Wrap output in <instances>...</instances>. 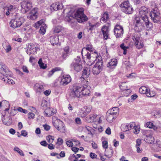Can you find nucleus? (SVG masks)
<instances>
[{"label":"nucleus","instance_id":"obj_1","mask_svg":"<svg viewBox=\"0 0 161 161\" xmlns=\"http://www.w3.org/2000/svg\"><path fill=\"white\" fill-rule=\"evenodd\" d=\"M74 18L76 19L77 21L80 23L85 22L88 20V18L84 13L83 8H79L73 13L69 12L66 17L68 21H70Z\"/></svg>","mask_w":161,"mask_h":161},{"label":"nucleus","instance_id":"obj_2","mask_svg":"<svg viewBox=\"0 0 161 161\" xmlns=\"http://www.w3.org/2000/svg\"><path fill=\"white\" fill-rule=\"evenodd\" d=\"M147 8L145 6H142L139 9V13L141 18L145 22L147 30H149L153 27V25L148 20L147 15Z\"/></svg>","mask_w":161,"mask_h":161},{"label":"nucleus","instance_id":"obj_3","mask_svg":"<svg viewBox=\"0 0 161 161\" xmlns=\"http://www.w3.org/2000/svg\"><path fill=\"white\" fill-rule=\"evenodd\" d=\"M152 10L150 13L151 19L155 23H157L159 20L160 13L155 3L152 2L150 3Z\"/></svg>","mask_w":161,"mask_h":161},{"label":"nucleus","instance_id":"obj_4","mask_svg":"<svg viewBox=\"0 0 161 161\" xmlns=\"http://www.w3.org/2000/svg\"><path fill=\"white\" fill-rule=\"evenodd\" d=\"M81 87L80 85L74 84L70 90L69 98L72 100L76 98L81 97Z\"/></svg>","mask_w":161,"mask_h":161},{"label":"nucleus","instance_id":"obj_5","mask_svg":"<svg viewBox=\"0 0 161 161\" xmlns=\"http://www.w3.org/2000/svg\"><path fill=\"white\" fill-rule=\"evenodd\" d=\"M94 53L96 54L95 57L96 58H98V59L97 61L96 62V64L92 69V72L94 75H97L102 70V66L103 63L101 59L102 58L101 57L98 56V54L97 53V52L94 51Z\"/></svg>","mask_w":161,"mask_h":161},{"label":"nucleus","instance_id":"obj_6","mask_svg":"<svg viewBox=\"0 0 161 161\" xmlns=\"http://www.w3.org/2000/svg\"><path fill=\"white\" fill-rule=\"evenodd\" d=\"M16 7L15 6L10 5L6 6L5 3L3 2H0V11L3 14H5L7 15L10 14V12H12L15 9Z\"/></svg>","mask_w":161,"mask_h":161},{"label":"nucleus","instance_id":"obj_7","mask_svg":"<svg viewBox=\"0 0 161 161\" xmlns=\"http://www.w3.org/2000/svg\"><path fill=\"white\" fill-rule=\"evenodd\" d=\"M77 58V59H76L70 64V67L71 71L78 72L81 70L82 66L80 63L81 59L80 57L78 56Z\"/></svg>","mask_w":161,"mask_h":161},{"label":"nucleus","instance_id":"obj_8","mask_svg":"<svg viewBox=\"0 0 161 161\" xmlns=\"http://www.w3.org/2000/svg\"><path fill=\"white\" fill-rule=\"evenodd\" d=\"M120 6L122 11L126 14H130L133 12V8L128 1L123 2L120 5Z\"/></svg>","mask_w":161,"mask_h":161},{"label":"nucleus","instance_id":"obj_9","mask_svg":"<svg viewBox=\"0 0 161 161\" xmlns=\"http://www.w3.org/2000/svg\"><path fill=\"white\" fill-rule=\"evenodd\" d=\"M24 22L23 18L16 17L11 19L9 23L10 26L14 29L18 28Z\"/></svg>","mask_w":161,"mask_h":161},{"label":"nucleus","instance_id":"obj_10","mask_svg":"<svg viewBox=\"0 0 161 161\" xmlns=\"http://www.w3.org/2000/svg\"><path fill=\"white\" fill-rule=\"evenodd\" d=\"M53 125L60 132L65 133L66 132V129L64 123L59 119H57L53 122Z\"/></svg>","mask_w":161,"mask_h":161},{"label":"nucleus","instance_id":"obj_11","mask_svg":"<svg viewBox=\"0 0 161 161\" xmlns=\"http://www.w3.org/2000/svg\"><path fill=\"white\" fill-rule=\"evenodd\" d=\"M21 12L25 14L28 12L32 7V3L31 1L26 0L22 2L21 3Z\"/></svg>","mask_w":161,"mask_h":161},{"label":"nucleus","instance_id":"obj_12","mask_svg":"<svg viewBox=\"0 0 161 161\" xmlns=\"http://www.w3.org/2000/svg\"><path fill=\"white\" fill-rule=\"evenodd\" d=\"M134 22L136 23L135 29L137 31H140L145 26L146 27L145 22L142 19H140L138 17L135 18ZM146 29L147 30L146 28Z\"/></svg>","mask_w":161,"mask_h":161},{"label":"nucleus","instance_id":"obj_13","mask_svg":"<svg viewBox=\"0 0 161 161\" xmlns=\"http://www.w3.org/2000/svg\"><path fill=\"white\" fill-rule=\"evenodd\" d=\"M34 26L37 28L40 26L39 32L42 35L44 34L46 31V26L44 23V19H41L37 21L34 24Z\"/></svg>","mask_w":161,"mask_h":161},{"label":"nucleus","instance_id":"obj_14","mask_svg":"<svg viewBox=\"0 0 161 161\" xmlns=\"http://www.w3.org/2000/svg\"><path fill=\"white\" fill-rule=\"evenodd\" d=\"M60 83L61 85L65 86L69 84L71 80V78L69 75H64L60 77Z\"/></svg>","mask_w":161,"mask_h":161},{"label":"nucleus","instance_id":"obj_15","mask_svg":"<svg viewBox=\"0 0 161 161\" xmlns=\"http://www.w3.org/2000/svg\"><path fill=\"white\" fill-rule=\"evenodd\" d=\"M94 49L93 48L92 46V45L91 44L87 45L86 47H84L83 48L81 51V54L82 55V57H83V52L84 50L89 51V52H87V53L85 54V56L86 58L90 60L91 59V53L93 52Z\"/></svg>","mask_w":161,"mask_h":161},{"label":"nucleus","instance_id":"obj_16","mask_svg":"<svg viewBox=\"0 0 161 161\" xmlns=\"http://www.w3.org/2000/svg\"><path fill=\"white\" fill-rule=\"evenodd\" d=\"M0 73L6 77H11L12 75L11 72L9 71L5 65H3L1 63H0Z\"/></svg>","mask_w":161,"mask_h":161},{"label":"nucleus","instance_id":"obj_17","mask_svg":"<svg viewBox=\"0 0 161 161\" xmlns=\"http://www.w3.org/2000/svg\"><path fill=\"white\" fill-rule=\"evenodd\" d=\"M124 32L123 27L119 25H116L114 29V33L117 38L122 37Z\"/></svg>","mask_w":161,"mask_h":161},{"label":"nucleus","instance_id":"obj_18","mask_svg":"<svg viewBox=\"0 0 161 161\" xmlns=\"http://www.w3.org/2000/svg\"><path fill=\"white\" fill-rule=\"evenodd\" d=\"M80 85L81 87V97L83 96L89 95L90 93V91L89 90L90 87L88 85H85L83 86Z\"/></svg>","mask_w":161,"mask_h":161},{"label":"nucleus","instance_id":"obj_19","mask_svg":"<svg viewBox=\"0 0 161 161\" xmlns=\"http://www.w3.org/2000/svg\"><path fill=\"white\" fill-rule=\"evenodd\" d=\"M38 15L37 8H33L28 15L27 17L31 20H34L37 18Z\"/></svg>","mask_w":161,"mask_h":161},{"label":"nucleus","instance_id":"obj_20","mask_svg":"<svg viewBox=\"0 0 161 161\" xmlns=\"http://www.w3.org/2000/svg\"><path fill=\"white\" fill-rule=\"evenodd\" d=\"M63 5L61 3L57 2L52 4L50 7V9L52 11H57L61 9Z\"/></svg>","mask_w":161,"mask_h":161},{"label":"nucleus","instance_id":"obj_21","mask_svg":"<svg viewBox=\"0 0 161 161\" xmlns=\"http://www.w3.org/2000/svg\"><path fill=\"white\" fill-rule=\"evenodd\" d=\"M56 110L52 108H48L45 109L44 112V115L46 116L50 117L56 113Z\"/></svg>","mask_w":161,"mask_h":161},{"label":"nucleus","instance_id":"obj_22","mask_svg":"<svg viewBox=\"0 0 161 161\" xmlns=\"http://www.w3.org/2000/svg\"><path fill=\"white\" fill-rule=\"evenodd\" d=\"M101 31L103 35V38L105 40H107L109 37V30L108 27L104 25L101 29Z\"/></svg>","mask_w":161,"mask_h":161},{"label":"nucleus","instance_id":"obj_23","mask_svg":"<svg viewBox=\"0 0 161 161\" xmlns=\"http://www.w3.org/2000/svg\"><path fill=\"white\" fill-rule=\"evenodd\" d=\"M117 116L115 115L112 114L108 110V111L106 114V119L107 121L109 122H111L113 119L116 118Z\"/></svg>","mask_w":161,"mask_h":161},{"label":"nucleus","instance_id":"obj_24","mask_svg":"<svg viewBox=\"0 0 161 161\" xmlns=\"http://www.w3.org/2000/svg\"><path fill=\"white\" fill-rule=\"evenodd\" d=\"M117 63V60L115 58L111 59L107 65V67L110 69L114 68Z\"/></svg>","mask_w":161,"mask_h":161},{"label":"nucleus","instance_id":"obj_25","mask_svg":"<svg viewBox=\"0 0 161 161\" xmlns=\"http://www.w3.org/2000/svg\"><path fill=\"white\" fill-rule=\"evenodd\" d=\"M87 68L85 67L83 69L82 71V76L80 78V80L81 81H83L87 78L89 75L90 73L87 71Z\"/></svg>","mask_w":161,"mask_h":161},{"label":"nucleus","instance_id":"obj_26","mask_svg":"<svg viewBox=\"0 0 161 161\" xmlns=\"http://www.w3.org/2000/svg\"><path fill=\"white\" fill-rule=\"evenodd\" d=\"M3 48L7 53L9 52L12 49L11 45L7 41H5L3 43Z\"/></svg>","mask_w":161,"mask_h":161},{"label":"nucleus","instance_id":"obj_27","mask_svg":"<svg viewBox=\"0 0 161 161\" xmlns=\"http://www.w3.org/2000/svg\"><path fill=\"white\" fill-rule=\"evenodd\" d=\"M120 89L123 91H125L127 92V95L130 92V91L127 88V86L125 82H123L119 85Z\"/></svg>","mask_w":161,"mask_h":161},{"label":"nucleus","instance_id":"obj_28","mask_svg":"<svg viewBox=\"0 0 161 161\" xmlns=\"http://www.w3.org/2000/svg\"><path fill=\"white\" fill-rule=\"evenodd\" d=\"M3 123L7 125H10L12 123V119L10 116L7 117L2 119Z\"/></svg>","mask_w":161,"mask_h":161},{"label":"nucleus","instance_id":"obj_29","mask_svg":"<svg viewBox=\"0 0 161 161\" xmlns=\"http://www.w3.org/2000/svg\"><path fill=\"white\" fill-rule=\"evenodd\" d=\"M58 36H51L50 38V41L53 45H56L58 43Z\"/></svg>","mask_w":161,"mask_h":161},{"label":"nucleus","instance_id":"obj_30","mask_svg":"<svg viewBox=\"0 0 161 161\" xmlns=\"http://www.w3.org/2000/svg\"><path fill=\"white\" fill-rule=\"evenodd\" d=\"M97 115L95 114H91L86 117V120L88 122L91 123L94 122L96 118Z\"/></svg>","mask_w":161,"mask_h":161},{"label":"nucleus","instance_id":"obj_31","mask_svg":"<svg viewBox=\"0 0 161 161\" xmlns=\"http://www.w3.org/2000/svg\"><path fill=\"white\" fill-rule=\"evenodd\" d=\"M112 114L117 116L119 113V108L117 107H113L112 109L108 110Z\"/></svg>","mask_w":161,"mask_h":161},{"label":"nucleus","instance_id":"obj_32","mask_svg":"<svg viewBox=\"0 0 161 161\" xmlns=\"http://www.w3.org/2000/svg\"><path fill=\"white\" fill-rule=\"evenodd\" d=\"M0 79L4 82L9 84H15L14 82L12 79L7 78L6 77L2 78L1 77H0Z\"/></svg>","mask_w":161,"mask_h":161},{"label":"nucleus","instance_id":"obj_33","mask_svg":"<svg viewBox=\"0 0 161 161\" xmlns=\"http://www.w3.org/2000/svg\"><path fill=\"white\" fill-rule=\"evenodd\" d=\"M43 87L42 85H40L38 84H36L34 86V88L36 90L37 92H41L42 90Z\"/></svg>","mask_w":161,"mask_h":161},{"label":"nucleus","instance_id":"obj_34","mask_svg":"<svg viewBox=\"0 0 161 161\" xmlns=\"http://www.w3.org/2000/svg\"><path fill=\"white\" fill-rule=\"evenodd\" d=\"M109 17L108 14L105 13L103 14V16L101 18L100 21H101L105 22L107 21Z\"/></svg>","mask_w":161,"mask_h":161},{"label":"nucleus","instance_id":"obj_35","mask_svg":"<svg viewBox=\"0 0 161 161\" xmlns=\"http://www.w3.org/2000/svg\"><path fill=\"white\" fill-rule=\"evenodd\" d=\"M148 89L145 86L141 87L139 89V92L140 93L146 94Z\"/></svg>","mask_w":161,"mask_h":161},{"label":"nucleus","instance_id":"obj_36","mask_svg":"<svg viewBox=\"0 0 161 161\" xmlns=\"http://www.w3.org/2000/svg\"><path fill=\"white\" fill-rule=\"evenodd\" d=\"M135 44L136 47L139 49L142 48L144 46L143 43L141 41L138 42H135Z\"/></svg>","mask_w":161,"mask_h":161},{"label":"nucleus","instance_id":"obj_37","mask_svg":"<svg viewBox=\"0 0 161 161\" xmlns=\"http://www.w3.org/2000/svg\"><path fill=\"white\" fill-rule=\"evenodd\" d=\"M146 94L148 97H153L156 94L154 92L150 91L149 89H148Z\"/></svg>","mask_w":161,"mask_h":161},{"label":"nucleus","instance_id":"obj_38","mask_svg":"<svg viewBox=\"0 0 161 161\" xmlns=\"http://www.w3.org/2000/svg\"><path fill=\"white\" fill-rule=\"evenodd\" d=\"M64 51L65 53H64L62 56L63 58H66L67 56V54L69 52V46H67L64 47Z\"/></svg>","mask_w":161,"mask_h":161},{"label":"nucleus","instance_id":"obj_39","mask_svg":"<svg viewBox=\"0 0 161 161\" xmlns=\"http://www.w3.org/2000/svg\"><path fill=\"white\" fill-rule=\"evenodd\" d=\"M38 63L39 65L41 68L42 69H45L46 68V65H44V64L42 62V60L41 58H40L38 61Z\"/></svg>","mask_w":161,"mask_h":161},{"label":"nucleus","instance_id":"obj_40","mask_svg":"<svg viewBox=\"0 0 161 161\" xmlns=\"http://www.w3.org/2000/svg\"><path fill=\"white\" fill-rule=\"evenodd\" d=\"M14 151L18 153L21 156H24V154L23 152L18 147H15L14 148Z\"/></svg>","mask_w":161,"mask_h":161},{"label":"nucleus","instance_id":"obj_41","mask_svg":"<svg viewBox=\"0 0 161 161\" xmlns=\"http://www.w3.org/2000/svg\"><path fill=\"white\" fill-rule=\"evenodd\" d=\"M133 39L135 42L141 41L140 37L139 35L137 34H135L134 36H133Z\"/></svg>","mask_w":161,"mask_h":161},{"label":"nucleus","instance_id":"obj_42","mask_svg":"<svg viewBox=\"0 0 161 161\" xmlns=\"http://www.w3.org/2000/svg\"><path fill=\"white\" fill-rule=\"evenodd\" d=\"M83 109L85 111L87 115L91 112L92 107L90 106H85Z\"/></svg>","mask_w":161,"mask_h":161},{"label":"nucleus","instance_id":"obj_43","mask_svg":"<svg viewBox=\"0 0 161 161\" xmlns=\"http://www.w3.org/2000/svg\"><path fill=\"white\" fill-rule=\"evenodd\" d=\"M63 29V28L61 26H57L54 29V32L55 33H58Z\"/></svg>","mask_w":161,"mask_h":161},{"label":"nucleus","instance_id":"obj_44","mask_svg":"<svg viewBox=\"0 0 161 161\" xmlns=\"http://www.w3.org/2000/svg\"><path fill=\"white\" fill-rule=\"evenodd\" d=\"M79 114L81 117L83 118L86 116L87 115L85 111L83 109H81L79 113Z\"/></svg>","mask_w":161,"mask_h":161},{"label":"nucleus","instance_id":"obj_45","mask_svg":"<svg viewBox=\"0 0 161 161\" xmlns=\"http://www.w3.org/2000/svg\"><path fill=\"white\" fill-rule=\"evenodd\" d=\"M121 129L123 131H126L129 130L127 124H122L121 126Z\"/></svg>","mask_w":161,"mask_h":161},{"label":"nucleus","instance_id":"obj_46","mask_svg":"<svg viewBox=\"0 0 161 161\" xmlns=\"http://www.w3.org/2000/svg\"><path fill=\"white\" fill-rule=\"evenodd\" d=\"M120 47L123 50V54L124 55L126 54L127 53V49L128 48V47H126L124 45V44L122 43L120 45Z\"/></svg>","mask_w":161,"mask_h":161},{"label":"nucleus","instance_id":"obj_47","mask_svg":"<svg viewBox=\"0 0 161 161\" xmlns=\"http://www.w3.org/2000/svg\"><path fill=\"white\" fill-rule=\"evenodd\" d=\"M133 128L134 129L133 130V132L136 134H138L140 131V127L139 126H136L135 125V127H134Z\"/></svg>","mask_w":161,"mask_h":161},{"label":"nucleus","instance_id":"obj_48","mask_svg":"<svg viewBox=\"0 0 161 161\" xmlns=\"http://www.w3.org/2000/svg\"><path fill=\"white\" fill-rule=\"evenodd\" d=\"M47 102L45 100H43L41 103V106L42 107V108L44 109H46L48 108L47 106Z\"/></svg>","mask_w":161,"mask_h":161},{"label":"nucleus","instance_id":"obj_49","mask_svg":"<svg viewBox=\"0 0 161 161\" xmlns=\"http://www.w3.org/2000/svg\"><path fill=\"white\" fill-rule=\"evenodd\" d=\"M88 24L89 25V30L90 31H92L97 27L96 24H92L90 23H89Z\"/></svg>","mask_w":161,"mask_h":161},{"label":"nucleus","instance_id":"obj_50","mask_svg":"<svg viewBox=\"0 0 161 161\" xmlns=\"http://www.w3.org/2000/svg\"><path fill=\"white\" fill-rule=\"evenodd\" d=\"M154 116L155 118L161 116V110H156L154 112Z\"/></svg>","mask_w":161,"mask_h":161},{"label":"nucleus","instance_id":"obj_51","mask_svg":"<svg viewBox=\"0 0 161 161\" xmlns=\"http://www.w3.org/2000/svg\"><path fill=\"white\" fill-rule=\"evenodd\" d=\"M46 139L48 142L51 143L53 142L54 140V137L50 135L47 136Z\"/></svg>","mask_w":161,"mask_h":161},{"label":"nucleus","instance_id":"obj_52","mask_svg":"<svg viewBox=\"0 0 161 161\" xmlns=\"http://www.w3.org/2000/svg\"><path fill=\"white\" fill-rule=\"evenodd\" d=\"M128 125V128L129 130L133 128L134 127H135V124L134 122H130L129 123L127 124Z\"/></svg>","mask_w":161,"mask_h":161},{"label":"nucleus","instance_id":"obj_53","mask_svg":"<svg viewBox=\"0 0 161 161\" xmlns=\"http://www.w3.org/2000/svg\"><path fill=\"white\" fill-rule=\"evenodd\" d=\"M16 110L19 112H20L24 114H26L27 113V111L26 110L23 109L21 107H19V108H17Z\"/></svg>","mask_w":161,"mask_h":161},{"label":"nucleus","instance_id":"obj_54","mask_svg":"<svg viewBox=\"0 0 161 161\" xmlns=\"http://www.w3.org/2000/svg\"><path fill=\"white\" fill-rule=\"evenodd\" d=\"M37 49H38V48L36 47H33V50H31L30 52L29 53V55H30L31 54H34L36 53ZM27 54H28V53H27Z\"/></svg>","mask_w":161,"mask_h":161},{"label":"nucleus","instance_id":"obj_55","mask_svg":"<svg viewBox=\"0 0 161 161\" xmlns=\"http://www.w3.org/2000/svg\"><path fill=\"white\" fill-rule=\"evenodd\" d=\"M136 147H140L141 143V140L140 139H137L136 141Z\"/></svg>","mask_w":161,"mask_h":161},{"label":"nucleus","instance_id":"obj_56","mask_svg":"<svg viewBox=\"0 0 161 161\" xmlns=\"http://www.w3.org/2000/svg\"><path fill=\"white\" fill-rule=\"evenodd\" d=\"M144 136H145L146 137H149L152 139L151 140V142H150V143H153L154 142V138L153 137H152V136L150 134H149L148 135H145V134H144Z\"/></svg>","mask_w":161,"mask_h":161},{"label":"nucleus","instance_id":"obj_57","mask_svg":"<svg viewBox=\"0 0 161 161\" xmlns=\"http://www.w3.org/2000/svg\"><path fill=\"white\" fill-rule=\"evenodd\" d=\"M85 129L88 131V134H92V133L91 131L92 129L91 127L88 126H85Z\"/></svg>","mask_w":161,"mask_h":161},{"label":"nucleus","instance_id":"obj_58","mask_svg":"<svg viewBox=\"0 0 161 161\" xmlns=\"http://www.w3.org/2000/svg\"><path fill=\"white\" fill-rule=\"evenodd\" d=\"M103 147L104 148H108V142L107 141H104L103 142Z\"/></svg>","mask_w":161,"mask_h":161},{"label":"nucleus","instance_id":"obj_59","mask_svg":"<svg viewBox=\"0 0 161 161\" xmlns=\"http://www.w3.org/2000/svg\"><path fill=\"white\" fill-rule=\"evenodd\" d=\"M147 126L149 128H152L153 127V124L151 122H148L147 123Z\"/></svg>","mask_w":161,"mask_h":161},{"label":"nucleus","instance_id":"obj_60","mask_svg":"<svg viewBox=\"0 0 161 161\" xmlns=\"http://www.w3.org/2000/svg\"><path fill=\"white\" fill-rule=\"evenodd\" d=\"M35 116V115L33 113H30L28 114V118L30 119H33Z\"/></svg>","mask_w":161,"mask_h":161},{"label":"nucleus","instance_id":"obj_61","mask_svg":"<svg viewBox=\"0 0 161 161\" xmlns=\"http://www.w3.org/2000/svg\"><path fill=\"white\" fill-rule=\"evenodd\" d=\"M66 144L67 146L69 147H72L73 145L72 142L70 140L67 141L66 142Z\"/></svg>","mask_w":161,"mask_h":161},{"label":"nucleus","instance_id":"obj_62","mask_svg":"<svg viewBox=\"0 0 161 161\" xmlns=\"http://www.w3.org/2000/svg\"><path fill=\"white\" fill-rule=\"evenodd\" d=\"M22 69L23 71L28 73H29V71L28 69L25 66H23L22 67Z\"/></svg>","mask_w":161,"mask_h":161},{"label":"nucleus","instance_id":"obj_63","mask_svg":"<svg viewBox=\"0 0 161 161\" xmlns=\"http://www.w3.org/2000/svg\"><path fill=\"white\" fill-rule=\"evenodd\" d=\"M48 148L50 150H52L54 148L55 146L52 143H50L48 146Z\"/></svg>","mask_w":161,"mask_h":161},{"label":"nucleus","instance_id":"obj_64","mask_svg":"<svg viewBox=\"0 0 161 161\" xmlns=\"http://www.w3.org/2000/svg\"><path fill=\"white\" fill-rule=\"evenodd\" d=\"M92 147L94 149H96L97 147V144H96L94 141H92Z\"/></svg>","mask_w":161,"mask_h":161}]
</instances>
